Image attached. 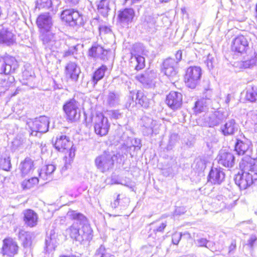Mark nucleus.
Segmentation results:
<instances>
[{
  "label": "nucleus",
  "mask_w": 257,
  "mask_h": 257,
  "mask_svg": "<svg viewBox=\"0 0 257 257\" xmlns=\"http://www.w3.org/2000/svg\"><path fill=\"white\" fill-rule=\"evenodd\" d=\"M67 216L74 222L66 229V233L71 238L80 243L85 241H89L92 238V230L87 223L86 217L83 214L74 210L69 211Z\"/></svg>",
  "instance_id": "nucleus-1"
},
{
  "label": "nucleus",
  "mask_w": 257,
  "mask_h": 257,
  "mask_svg": "<svg viewBox=\"0 0 257 257\" xmlns=\"http://www.w3.org/2000/svg\"><path fill=\"white\" fill-rule=\"evenodd\" d=\"M120 157L119 153H115L113 151H105L95 159V165L101 172L104 173L112 169L115 161Z\"/></svg>",
  "instance_id": "nucleus-2"
},
{
  "label": "nucleus",
  "mask_w": 257,
  "mask_h": 257,
  "mask_svg": "<svg viewBox=\"0 0 257 257\" xmlns=\"http://www.w3.org/2000/svg\"><path fill=\"white\" fill-rule=\"evenodd\" d=\"M39 39L46 51L54 52L61 46L59 37L52 30L40 33Z\"/></svg>",
  "instance_id": "nucleus-3"
},
{
  "label": "nucleus",
  "mask_w": 257,
  "mask_h": 257,
  "mask_svg": "<svg viewBox=\"0 0 257 257\" xmlns=\"http://www.w3.org/2000/svg\"><path fill=\"white\" fill-rule=\"evenodd\" d=\"M80 103L74 98L67 100L63 106V110L66 118L71 121H75L80 116Z\"/></svg>",
  "instance_id": "nucleus-4"
},
{
  "label": "nucleus",
  "mask_w": 257,
  "mask_h": 257,
  "mask_svg": "<svg viewBox=\"0 0 257 257\" xmlns=\"http://www.w3.org/2000/svg\"><path fill=\"white\" fill-rule=\"evenodd\" d=\"M49 119L46 116H40L28 123L31 136H37L38 134L45 133L48 131Z\"/></svg>",
  "instance_id": "nucleus-5"
},
{
  "label": "nucleus",
  "mask_w": 257,
  "mask_h": 257,
  "mask_svg": "<svg viewBox=\"0 0 257 257\" xmlns=\"http://www.w3.org/2000/svg\"><path fill=\"white\" fill-rule=\"evenodd\" d=\"M91 119L93 123L94 132L97 135L104 136L107 135L110 127L107 117L99 113L92 115Z\"/></svg>",
  "instance_id": "nucleus-6"
},
{
  "label": "nucleus",
  "mask_w": 257,
  "mask_h": 257,
  "mask_svg": "<svg viewBox=\"0 0 257 257\" xmlns=\"http://www.w3.org/2000/svg\"><path fill=\"white\" fill-rule=\"evenodd\" d=\"M202 70L199 66H190L187 68L185 75V83L186 86L191 89L195 88L199 83Z\"/></svg>",
  "instance_id": "nucleus-7"
},
{
  "label": "nucleus",
  "mask_w": 257,
  "mask_h": 257,
  "mask_svg": "<svg viewBox=\"0 0 257 257\" xmlns=\"http://www.w3.org/2000/svg\"><path fill=\"white\" fill-rule=\"evenodd\" d=\"M19 67L15 57L9 55L0 57V74L11 75L14 73Z\"/></svg>",
  "instance_id": "nucleus-8"
},
{
  "label": "nucleus",
  "mask_w": 257,
  "mask_h": 257,
  "mask_svg": "<svg viewBox=\"0 0 257 257\" xmlns=\"http://www.w3.org/2000/svg\"><path fill=\"white\" fill-rule=\"evenodd\" d=\"M61 19L70 26H83L84 24L82 15L74 9L64 10L61 13Z\"/></svg>",
  "instance_id": "nucleus-9"
},
{
  "label": "nucleus",
  "mask_w": 257,
  "mask_h": 257,
  "mask_svg": "<svg viewBox=\"0 0 257 257\" xmlns=\"http://www.w3.org/2000/svg\"><path fill=\"white\" fill-rule=\"evenodd\" d=\"M177 61L172 58H167L163 63L162 71L170 81H176L178 79Z\"/></svg>",
  "instance_id": "nucleus-10"
},
{
  "label": "nucleus",
  "mask_w": 257,
  "mask_h": 257,
  "mask_svg": "<svg viewBox=\"0 0 257 257\" xmlns=\"http://www.w3.org/2000/svg\"><path fill=\"white\" fill-rule=\"evenodd\" d=\"M19 246L17 241L12 237H6L3 240V244L1 248V253L3 256L14 257L18 254Z\"/></svg>",
  "instance_id": "nucleus-11"
},
{
  "label": "nucleus",
  "mask_w": 257,
  "mask_h": 257,
  "mask_svg": "<svg viewBox=\"0 0 257 257\" xmlns=\"http://www.w3.org/2000/svg\"><path fill=\"white\" fill-rule=\"evenodd\" d=\"M36 24L40 33L52 30V19L50 13H44L40 14L37 19Z\"/></svg>",
  "instance_id": "nucleus-12"
},
{
  "label": "nucleus",
  "mask_w": 257,
  "mask_h": 257,
  "mask_svg": "<svg viewBox=\"0 0 257 257\" xmlns=\"http://www.w3.org/2000/svg\"><path fill=\"white\" fill-rule=\"evenodd\" d=\"M248 39L247 36L243 35L237 36L233 41L232 50L239 53L245 52L248 48Z\"/></svg>",
  "instance_id": "nucleus-13"
},
{
  "label": "nucleus",
  "mask_w": 257,
  "mask_h": 257,
  "mask_svg": "<svg viewBox=\"0 0 257 257\" xmlns=\"http://www.w3.org/2000/svg\"><path fill=\"white\" fill-rule=\"evenodd\" d=\"M135 16L133 9L126 8L118 12V22L123 27L128 28Z\"/></svg>",
  "instance_id": "nucleus-14"
},
{
  "label": "nucleus",
  "mask_w": 257,
  "mask_h": 257,
  "mask_svg": "<svg viewBox=\"0 0 257 257\" xmlns=\"http://www.w3.org/2000/svg\"><path fill=\"white\" fill-rule=\"evenodd\" d=\"M234 180L240 190H245L253 184L252 177L250 173H238L235 175Z\"/></svg>",
  "instance_id": "nucleus-15"
},
{
  "label": "nucleus",
  "mask_w": 257,
  "mask_h": 257,
  "mask_svg": "<svg viewBox=\"0 0 257 257\" xmlns=\"http://www.w3.org/2000/svg\"><path fill=\"white\" fill-rule=\"evenodd\" d=\"M166 102L171 109H178L182 104V94L178 92L171 91L167 95Z\"/></svg>",
  "instance_id": "nucleus-16"
},
{
  "label": "nucleus",
  "mask_w": 257,
  "mask_h": 257,
  "mask_svg": "<svg viewBox=\"0 0 257 257\" xmlns=\"http://www.w3.org/2000/svg\"><path fill=\"white\" fill-rule=\"evenodd\" d=\"M140 124L143 134L144 136H148L153 134L155 127L157 125V121L153 118L145 115L141 118Z\"/></svg>",
  "instance_id": "nucleus-17"
},
{
  "label": "nucleus",
  "mask_w": 257,
  "mask_h": 257,
  "mask_svg": "<svg viewBox=\"0 0 257 257\" xmlns=\"http://www.w3.org/2000/svg\"><path fill=\"white\" fill-rule=\"evenodd\" d=\"M227 117L226 112L223 111H216L205 118L207 125L214 127L221 123Z\"/></svg>",
  "instance_id": "nucleus-18"
},
{
  "label": "nucleus",
  "mask_w": 257,
  "mask_h": 257,
  "mask_svg": "<svg viewBox=\"0 0 257 257\" xmlns=\"http://www.w3.org/2000/svg\"><path fill=\"white\" fill-rule=\"evenodd\" d=\"M158 17L157 16H149L145 18L144 21H143L139 26V28L143 29L144 31L150 32H155L158 26L157 24V21Z\"/></svg>",
  "instance_id": "nucleus-19"
},
{
  "label": "nucleus",
  "mask_w": 257,
  "mask_h": 257,
  "mask_svg": "<svg viewBox=\"0 0 257 257\" xmlns=\"http://www.w3.org/2000/svg\"><path fill=\"white\" fill-rule=\"evenodd\" d=\"M218 162L219 164L227 168H232L235 163V157L233 154L221 150L217 156Z\"/></svg>",
  "instance_id": "nucleus-20"
},
{
  "label": "nucleus",
  "mask_w": 257,
  "mask_h": 257,
  "mask_svg": "<svg viewBox=\"0 0 257 257\" xmlns=\"http://www.w3.org/2000/svg\"><path fill=\"white\" fill-rule=\"evenodd\" d=\"M65 72L67 78L76 82L78 81L81 70L76 63L69 62L65 66Z\"/></svg>",
  "instance_id": "nucleus-21"
},
{
  "label": "nucleus",
  "mask_w": 257,
  "mask_h": 257,
  "mask_svg": "<svg viewBox=\"0 0 257 257\" xmlns=\"http://www.w3.org/2000/svg\"><path fill=\"white\" fill-rule=\"evenodd\" d=\"M23 220L25 224L28 227L36 226L38 222V215L37 213L31 209H26L23 212Z\"/></svg>",
  "instance_id": "nucleus-22"
},
{
  "label": "nucleus",
  "mask_w": 257,
  "mask_h": 257,
  "mask_svg": "<svg viewBox=\"0 0 257 257\" xmlns=\"http://www.w3.org/2000/svg\"><path fill=\"white\" fill-rule=\"evenodd\" d=\"M240 168L242 173H250L253 174L257 171V165L255 160L248 157H244L239 164Z\"/></svg>",
  "instance_id": "nucleus-23"
},
{
  "label": "nucleus",
  "mask_w": 257,
  "mask_h": 257,
  "mask_svg": "<svg viewBox=\"0 0 257 257\" xmlns=\"http://www.w3.org/2000/svg\"><path fill=\"white\" fill-rule=\"evenodd\" d=\"M235 150L239 155L246 153L250 154L251 151V143L246 139H244L243 140L237 139L235 145Z\"/></svg>",
  "instance_id": "nucleus-24"
},
{
  "label": "nucleus",
  "mask_w": 257,
  "mask_h": 257,
  "mask_svg": "<svg viewBox=\"0 0 257 257\" xmlns=\"http://www.w3.org/2000/svg\"><path fill=\"white\" fill-rule=\"evenodd\" d=\"M57 234L54 230H51L47 233L45 238V249L47 252H51L55 249L57 246Z\"/></svg>",
  "instance_id": "nucleus-25"
},
{
  "label": "nucleus",
  "mask_w": 257,
  "mask_h": 257,
  "mask_svg": "<svg viewBox=\"0 0 257 257\" xmlns=\"http://www.w3.org/2000/svg\"><path fill=\"white\" fill-rule=\"evenodd\" d=\"M225 174L220 169L212 168L208 176V182L213 184H220L224 180Z\"/></svg>",
  "instance_id": "nucleus-26"
},
{
  "label": "nucleus",
  "mask_w": 257,
  "mask_h": 257,
  "mask_svg": "<svg viewBox=\"0 0 257 257\" xmlns=\"http://www.w3.org/2000/svg\"><path fill=\"white\" fill-rule=\"evenodd\" d=\"M238 125L234 119H229L223 125L220 127L222 134L225 136L233 135L237 132Z\"/></svg>",
  "instance_id": "nucleus-27"
},
{
  "label": "nucleus",
  "mask_w": 257,
  "mask_h": 257,
  "mask_svg": "<svg viewBox=\"0 0 257 257\" xmlns=\"http://www.w3.org/2000/svg\"><path fill=\"white\" fill-rule=\"evenodd\" d=\"M0 41L7 45L14 43V34L5 25L0 26Z\"/></svg>",
  "instance_id": "nucleus-28"
},
{
  "label": "nucleus",
  "mask_w": 257,
  "mask_h": 257,
  "mask_svg": "<svg viewBox=\"0 0 257 257\" xmlns=\"http://www.w3.org/2000/svg\"><path fill=\"white\" fill-rule=\"evenodd\" d=\"M71 146V142L65 135H61L57 137L54 144L55 148L59 152H64L67 150Z\"/></svg>",
  "instance_id": "nucleus-29"
},
{
  "label": "nucleus",
  "mask_w": 257,
  "mask_h": 257,
  "mask_svg": "<svg viewBox=\"0 0 257 257\" xmlns=\"http://www.w3.org/2000/svg\"><path fill=\"white\" fill-rule=\"evenodd\" d=\"M107 51L103 49L101 46L95 44L92 46L88 51L89 56L93 58H99L102 60L106 59Z\"/></svg>",
  "instance_id": "nucleus-30"
},
{
  "label": "nucleus",
  "mask_w": 257,
  "mask_h": 257,
  "mask_svg": "<svg viewBox=\"0 0 257 257\" xmlns=\"http://www.w3.org/2000/svg\"><path fill=\"white\" fill-rule=\"evenodd\" d=\"M32 234L30 232L21 229L18 233V238L22 242V244L25 248L29 247L32 243Z\"/></svg>",
  "instance_id": "nucleus-31"
},
{
  "label": "nucleus",
  "mask_w": 257,
  "mask_h": 257,
  "mask_svg": "<svg viewBox=\"0 0 257 257\" xmlns=\"http://www.w3.org/2000/svg\"><path fill=\"white\" fill-rule=\"evenodd\" d=\"M20 168L23 176L30 174L34 169V162L30 158H26L21 163Z\"/></svg>",
  "instance_id": "nucleus-32"
},
{
  "label": "nucleus",
  "mask_w": 257,
  "mask_h": 257,
  "mask_svg": "<svg viewBox=\"0 0 257 257\" xmlns=\"http://www.w3.org/2000/svg\"><path fill=\"white\" fill-rule=\"evenodd\" d=\"M107 70V67L106 66L102 65L93 73L91 79L90 81V83L93 87H95L97 82L104 77Z\"/></svg>",
  "instance_id": "nucleus-33"
},
{
  "label": "nucleus",
  "mask_w": 257,
  "mask_h": 257,
  "mask_svg": "<svg viewBox=\"0 0 257 257\" xmlns=\"http://www.w3.org/2000/svg\"><path fill=\"white\" fill-rule=\"evenodd\" d=\"M55 170L56 167L53 164L45 165L42 167L39 172V177L43 180L51 178Z\"/></svg>",
  "instance_id": "nucleus-34"
},
{
  "label": "nucleus",
  "mask_w": 257,
  "mask_h": 257,
  "mask_svg": "<svg viewBox=\"0 0 257 257\" xmlns=\"http://www.w3.org/2000/svg\"><path fill=\"white\" fill-rule=\"evenodd\" d=\"M136 100L138 103L145 108H149L152 104L153 100L148 98L145 94L143 91L139 90L136 94Z\"/></svg>",
  "instance_id": "nucleus-35"
},
{
  "label": "nucleus",
  "mask_w": 257,
  "mask_h": 257,
  "mask_svg": "<svg viewBox=\"0 0 257 257\" xmlns=\"http://www.w3.org/2000/svg\"><path fill=\"white\" fill-rule=\"evenodd\" d=\"M130 63L132 66L134 67L137 70H141L145 66V58L137 54L132 57Z\"/></svg>",
  "instance_id": "nucleus-36"
},
{
  "label": "nucleus",
  "mask_w": 257,
  "mask_h": 257,
  "mask_svg": "<svg viewBox=\"0 0 257 257\" xmlns=\"http://www.w3.org/2000/svg\"><path fill=\"white\" fill-rule=\"evenodd\" d=\"M132 145L128 146L126 145L123 144L121 145V150L122 153H123L125 155H127L128 151L131 150L132 149L134 151L140 150L142 147L141 141L138 139H135L132 142Z\"/></svg>",
  "instance_id": "nucleus-37"
},
{
  "label": "nucleus",
  "mask_w": 257,
  "mask_h": 257,
  "mask_svg": "<svg viewBox=\"0 0 257 257\" xmlns=\"http://www.w3.org/2000/svg\"><path fill=\"white\" fill-rule=\"evenodd\" d=\"M112 4L111 0H100L97 4L98 12L103 16H107L108 12L110 10V5Z\"/></svg>",
  "instance_id": "nucleus-38"
},
{
  "label": "nucleus",
  "mask_w": 257,
  "mask_h": 257,
  "mask_svg": "<svg viewBox=\"0 0 257 257\" xmlns=\"http://www.w3.org/2000/svg\"><path fill=\"white\" fill-rule=\"evenodd\" d=\"M193 239L195 244L198 247H205L210 249V241L206 238L203 237L201 234L194 233Z\"/></svg>",
  "instance_id": "nucleus-39"
},
{
  "label": "nucleus",
  "mask_w": 257,
  "mask_h": 257,
  "mask_svg": "<svg viewBox=\"0 0 257 257\" xmlns=\"http://www.w3.org/2000/svg\"><path fill=\"white\" fill-rule=\"evenodd\" d=\"M119 95L114 92H109L105 98L106 104L110 106H115L119 103Z\"/></svg>",
  "instance_id": "nucleus-40"
},
{
  "label": "nucleus",
  "mask_w": 257,
  "mask_h": 257,
  "mask_svg": "<svg viewBox=\"0 0 257 257\" xmlns=\"http://www.w3.org/2000/svg\"><path fill=\"white\" fill-rule=\"evenodd\" d=\"M207 105V99L202 98L198 100L195 102L193 109L194 112L196 114L200 113L202 112L205 111L206 110Z\"/></svg>",
  "instance_id": "nucleus-41"
},
{
  "label": "nucleus",
  "mask_w": 257,
  "mask_h": 257,
  "mask_svg": "<svg viewBox=\"0 0 257 257\" xmlns=\"http://www.w3.org/2000/svg\"><path fill=\"white\" fill-rule=\"evenodd\" d=\"M204 63L209 70H212L217 64V59L214 54H208L203 57Z\"/></svg>",
  "instance_id": "nucleus-42"
},
{
  "label": "nucleus",
  "mask_w": 257,
  "mask_h": 257,
  "mask_svg": "<svg viewBox=\"0 0 257 257\" xmlns=\"http://www.w3.org/2000/svg\"><path fill=\"white\" fill-rule=\"evenodd\" d=\"M93 257H115L107 251L103 245H101L95 251Z\"/></svg>",
  "instance_id": "nucleus-43"
},
{
  "label": "nucleus",
  "mask_w": 257,
  "mask_h": 257,
  "mask_svg": "<svg viewBox=\"0 0 257 257\" xmlns=\"http://www.w3.org/2000/svg\"><path fill=\"white\" fill-rule=\"evenodd\" d=\"M245 98L247 100L251 102H255L257 100V88L254 87L248 88L246 92Z\"/></svg>",
  "instance_id": "nucleus-44"
},
{
  "label": "nucleus",
  "mask_w": 257,
  "mask_h": 257,
  "mask_svg": "<svg viewBox=\"0 0 257 257\" xmlns=\"http://www.w3.org/2000/svg\"><path fill=\"white\" fill-rule=\"evenodd\" d=\"M0 168L5 171H10L12 165L9 157H2L0 159Z\"/></svg>",
  "instance_id": "nucleus-45"
},
{
  "label": "nucleus",
  "mask_w": 257,
  "mask_h": 257,
  "mask_svg": "<svg viewBox=\"0 0 257 257\" xmlns=\"http://www.w3.org/2000/svg\"><path fill=\"white\" fill-rule=\"evenodd\" d=\"M179 137L176 134H172L170 135L168 143L166 149L169 151L171 150L178 142Z\"/></svg>",
  "instance_id": "nucleus-46"
},
{
  "label": "nucleus",
  "mask_w": 257,
  "mask_h": 257,
  "mask_svg": "<svg viewBox=\"0 0 257 257\" xmlns=\"http://www.w3.org/2000/svg\"><path fill=\"white\" fill-rule=\"evenodd\" d=\"M136 78L141 83L145 85L150 84L152 81V77H149V72L138 74L136 76Z\"/></svg>",
  "instance_id": "nucleus-47"
},
{
  "label": "nucleus",
  "mask_w": 257,
  "mask_h": 257,
  "mask_svg": "<svg viewBox=\"0 0 257 257\" xmlns=\"http://www.w3.org/2000/svg\"><path fill=\"white\" fill-rule=\"evenodd\" d=\"M52 5L51 0H37L36 7L39 9H49Z\"/></svg>",
  "instance_id": "nucleus-48"
},
{
  "label": "nucleus",
  "mask_w": 257,
  "mask_h": 257,
  "mask_svg": "<svg viewBox=\"0 0 257 257\" xmlns=\"http://www.w3.org/2000/svg\"><path fill=\"white\" fill-rule=\"evenodd\" d=\"M38 183V179L36 177H33L29 180L23 181L22 185L24 189H30Z\"/></svg>",
  "instance_id": "nucleus-49"
},
{
  "label": "nucleus",
  "mask_w": 257,
  "mask_h": 257,
  "mask_svg": "<svg viewBox=\"0 0 257 257\" xmlns=\"http://www.w3.org/2000/svg\"><path fill=\"white\" fill-rule=\"evenodd\" d=\"M154 224L155 226L153 229V231L155 234H157V233L162 234L164 232V229L167 226L166 222H161L160 221H157Z\"/></svg>",
  "instance_id": "nucleus-50"
},
{
  "label": "nucleus",
  "mask_w": 257,
  "mask_h": 257,
  "mask_svg": "<svg viewBox=\"0 0 257 257\" xmlns=\"http://www.w3.org/2000/svg\"><path fill=\"white\" fill-rule=\"evenodd\" d=\"M247 116L248 120L251 121L252 124H257V111H250L247 113Z\"/></svg>",
  "instance_id": "nucleus-51"
},
{
  "label": "nucleus",
  "mask_w": 257,
  "mask_h": 257,
  "mask_svg": "<svg viewBox=\"0 0 257 257\" xmlns=\"http://www.w3.org/2000/svg\"><path fill=\"white\" fill-rule=\"evenodd\" d=\"M71 50L73 53H72V55L74 56L75 59H78V50L82 48V45L80 44H77L74 46H72L70 47Z\"/></svg>",
  "instance_id": "nucleus-52"
},
{
  "label": "nucleus",
  "mask_w": 257,
  "mask_h": 257,
  "mask_svg": "<svg viewBox=\"0 0 257 257\" xmlns=\"http://www.w3.org/2000/svg\"><path fill=\"white\" fill-rule=\"evenodd\" d=\"M181 232H176L172 235V240L174 244H178L181 239Z\"/></svg>",
  "instance_id": "nucleus-53"
},
{
  "label": "nucleus",
  "mask_w": 257,
  "mask_h": 257,
  "mask_svg": "<svg viewBox=\"0 0 257 257\" xmlns=\"http://www.w3.org/2000/svg\"><path fill=\"white\" fill-rule=\"evenodd\" d=\"M236 247V241L235 240H232L228 247V255L229 256H230L231 254H233L234 253Z\"/></svg>",
  "instance_id": "nucleus-54"
},
{
  "label": "nucleus",
  "mask_w": 257,
  "mask_h": 257,
  "mask_svg": "<svg viewBox=\"0 0 257 257\" xmlns=\"http://www.w3.org/2000/svg\"><path fill=\"white\" fill-rule=\"evenodd\" d=\"M110 115L114 119H118L122 117V114L118 110H114L111 111Z\"/></svg>",
  "instance_id": "nucleus-55"
},
{
  "label": "nucleus",
  "mask_w": 257,
  "mask_h": 257,
  "mask_svg": "<svg viewBox=\"0 0 257 257\" xmlns=\"http://www.w3.org/2000/svg\"><path fill=\"white\" fill-rule=\"evenodd\" d=\"M257 240V237L255 235H251L249 239L247 241V245H248L250 247H252L253 246L254 243Z\"/></svg>",
  "instance_id": "nucleus-56"
},
{
  "label": "nucleus",
  "mask_w": 257,
  "mask_h": 257,
  "mask_svg": "<svg viewBox=\"0 0 257 257\" xmlns=\"http://www.w3.org/2000/svg\"><path fill=\"white\" fill-rule=\"evenodd\" d=\"M181 239L188 240L192 238L191 234L188 232H184V233L181 232Z\"/></svg>",
  "instance_id": "nucleus-57"
},
{
  "label": "nucleus",
  "mask_w": 257,
  "mask_h": 257,
  "mask_svg": "<svg viewBox=\"0 0 257 257\" xmlns=\"http://www.w3.org/2000/svg\"><path fill=\"white\" fill-rule=\"evenodd\" d=\"M72 145L67 150H66L67 152H68L69 158L71 160H72L75 156V150L72 148Z\"/></svg>",
  "instance_id": "nucleus-58"
},
{
  "label": "nucleus",
  "mask_w": 257,
  "mask_h": 257,
  "mask_svg": "<svg viewBox=\"0 0 257 257\" xmlns=\"http://www.w3.org/2000/svg\"><path fill=\"white\" fill-rule=\"evenodd\" d=\"M182 51L181 50H178L175 54L176 59H175L176 60V61H177V64L182 59Z\"/></svg>",
  "instance_id": "nucleus-59"
},
{
  "label": "nucleus",
  "mask_w": 257,
  "mask_h": 257,
  "mask_svg": "<svg viewBox=\"0 0 257 257\" xmlns=\"http://www.w3.org/2000/svg\"><path fill=\"white\" fill-rule=\"evenodd\" d=\"M15 81V78L14 76H10L8 77V81L7 82L6 84L4 85L3 84H2L4 87H9L10 84H11L12 83H13Z\"/></svg>",
  "instance_id": "nucleus-60"
},
{
  "label": "nucleus",
  "mask_w": 257,
  "mask_h": 257,
  "mask_svg": "<svg viewBox=\"0 0 257 257\" xmlns=\"http://www.w3.org/2000/svg\"><path fill=\"white\" fill-rule=\"evenodd\" d=\"M119 195H117V198L113 202L111 203V206L112 208H115L119 205Z\"/></svg>",
  "instance_id": "nucleus-61"
},
{
  "label": "nucleus",
  "mask_w": 257,
  "mask_h": 257,
  "mask_svg": "<svg viewBox=\"0 0 257 257\" xmlns=\"http://www.w3.org/2000/svg\"><path fill=\"white\" fill-rule=\"evenodd\" d=\"M65 2L71 6H75L78 4L80 0H65Z\"/></svg>",
  "instance_id": "nucleus-62"
},
{
  "label": "nucleus",
  "mask_w": 257,
  "mask_h": 257,
  "mask_svg": "<svg viewBox=\"0 0 257 257\" xmlns=\"http://www.w3.org/2000/svg\"><path fill=\"white\" fill-rule=\"evenodd\" d=\"M72 53H73V52H72L71 49L69 47L68 50L65 51L63 52V57L65 58L71 56Z\"/></svg>",
  "instance_id": "nucleus-63"
},
{
  "label": "nucleus",
  "mask_w": 257,
  "mask_h": 257,
  "mask_svg": "<svg viewBox=\"0 0 257 257\" xmlns=\"http://www.w3.org/2000/svg\"><path fill=\"white\" fill-rule=\"evenodd\" d=\"M252 177L253 184H257V172H254L253 174L251 173Z\"/></svg>",
  "instance_id": "nucleus-64"
}]
</instances>
